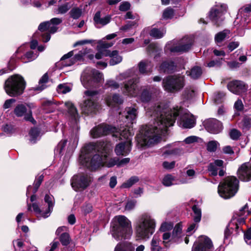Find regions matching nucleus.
<instances>
[{
  "label": "nucleus",
  "instance_id": "obj_57",
  "mask_svg": "<svg viewBox=\"0 0 251 251\" xmlns=\"http://www.w3.org/2000/svg\"><path fill=\"white\" fill-rule=\"evenodd\" d=\"M105 87V88L116 89L119 87V85L116 81L110 79L106 81Z\"/></svg>",
  "mask_w": 251,
  "mask_h": 251
},
{
  "label": "nucleus",
  "instance_id": "obj_53",
  "mask_svg": "<svg viewBox=\"0 0 251 251\" xmlns=\"http://www.w3.org/2000/svg\"><path fill=\"white\" fill-rule=\"evenodd\" d=\"M198 227V223H193L191 224L186 230L187 236H190L195 232Z\"/></svg>",
  "mask_w": 251,
  "mask_h": 251
},
{
  "label": "nucleus",
  "instance_id": "obj_43",
  "mask_svg": "<svg viewBox=\"0 0 251 251\" xmlns=\"http://www.w3.org/2000/svg\"><path fill=\"white\" fill-rule=\"evenodd\" d=\"M71 8V5L69 2H65L60 4L58 6L57 9H54V12L56 14H63L66 13Z\"/></svg>",
  "mask_w": 251,
  "mask_h": 251
},
{
  "label": "nucleus",
  "instance_id": "obj_47",
  "mask_svg": "<svg viewBox=\"0 0 251 251\" xmlns=\"http://www.w3.org/2000/svg\"><path fill=\"white\" fill-rule=\"evenodd\" d=\"M48 80V76L47 74H45L39 80V83L40 86L36 87L35 90L37 91H42L44 90L46 88L45 84L47 82Z\"/></svg>",
  "mask_w": 251,
  "mask_h": 251
},
{
  "label": "nucleus",
  "instance_id": "obj_36",
  "mask_svg": "<svg viewBox=\"0 0 251 251\" xmlns=\"http://www.w3.org/2000/svg\"><path fill=\"white\" fill-rule=\"evenodd\" d=\"M202 70L200 67L194 66L190 71H187L186 74L193 79L199 78L202 74Z\"/></svg>",
  "mask_w": 251,
  "mask_h": 251
},
{
  "label": "nucleus",
  "instance_id": "obj_32",
  "mask_svg": "<svg viewBox=\"0 0 251 251\" xmlns=\"http://www.w3.org/2000/svg\"><path fill=\"white\" fill-rule=\"evenodd\" d=\"M176 66L172 61H164L160 66V70L164 73H170L176 69Z\"/></svg>",
  "mask_w": 251,
  "mask_h": 251
},
{
  "label": "nucleus",
  "instance_id": "obj_59",
  "mask_svg": "<svg viewBox=\"0 0 251 251\" xmlns=\"http://www.w3.org/2000/svg\"><path fill=\"white\" fill-rule=\"evenodd\" d=\"M223 58L216 59L215 60H211L207 64V66L211 68L214 67H220L222 64Z\"/></svg>",
  "mask_w": 251,
  "mask_h": 251
},
{
  "label": "nucleus",
  "instance_id": "obj_14",
  "mask_svg": "<svg viewBox=\"0 0 251 251\" xmlns=\"http://www.w3.org/2000/svg\"><path fill=\"white\" fill-rule=\"evenodd\" d=\"M93 180L92 177L87 174L75 175L72 179L71 185L76 191L86 189Z\"/></svg>",
  "mask_w": 251,
  "mask_h": 251
},
{
  "label": "nucleus",
  "instance_id": "obj_23",
  "mask_svg": "<svg viewBox=\"0 0 251 251\" xmlns=\"http://www.w3.org/2000/svg\"><path fill=\"white\" fill-rule=\"evenodd\" d=\"M131 150V142L128 140L117 144L115 148V152L117 155L126 156L130 152Z\"/></svg>",
  "mask_w": 251,
  "mask_h": 251
},
{
  "label": "nucleus",
  "instance_id": "obj_24",
  "mask_svg": "<svg viewBox=\"0 0 251 251\" xmlns=\"http://www.w3.org/2000/svg\"><path fill=\"white\" fill-rule=\"evenodd\" d=\"M116 129L114 132H112L113 136H119L121 139H126V141L129 140L131 141V137L134 133L131 127L129 126L127 127H120V128H116Z\"/></svg>",
  "mask_w": 251,
  "mask_h": 251
},
{
  "label": "nucleus",
  "instance_id": "obj_40",
  "mask_svg": "<svg viewBox=\"0 0 251 251\" xmlns=\"http://www.w3.org/2000/svg\"><path fill=\"white\" fill-rule=\"evenodd\" d=\"M165 33L166 30L164 28L160 29L153 28L151 30L150 34L153 38L159 39L162 38Z\"/></svg>",
  "mask_w": 251,
  "mask_h": 251
},
{
  "label": "nucleus",
  "instance_id": "obj_5",
  "mask_svg": "<svg viewBox=\"0 0 251 251\" xmlns=\"http://www.w3.org/2000/svg\"><path fill=\"white\" fill-rule=\"evenodd\" d=\"M110 232L117 241L128 239L132 234L131 223L125 216H116L111 222Z\"/></svg>",
  "mask_w": 251,
  "mask_h": 251
},
{
  "label": "nucleus",
  "instance_id": "obj_45",
  "mask_svg": "<svg viewBox=\"0 0 251 251\" xmlns=\"http://www.w3.org/2000/svg\"><path fill=\"white\" fill-rule=\"evenodd\" d=\"M139 181V178L137 176H132L128 179L126 181L124 182L121 185V188H128L131 187L135 183Z\"/></svg>",
  "mask_w": 251,
  "mask_h": 251
},
{
  "label": "nucleus",
  "instance_id": "obj_30",
  "mask_svg": "<svg viewBox=\"0 0 251 251\" xmlns=\"http://www.w3.org/2000/svg\"><path fill=\"white\" fill-rule=\"evenodd\" d=\"M65 105L68 108V112L71 115L73 122L76 124L78 119V114L76 108L70 101L65 102Z\"/></svg>",
  "mask_w": 251,
  "mask_h": 251
},
{
  "label": "nucleus",
  "instance_id": "obj_38",
  "mask_svg": "<svg viewBox=\"0 0 251 251\" xmlns=\"http://www.w3.org/2000/svg\"><path fill=\"white\" fill-rule=\"evenodd\" d=\"M40 132L37 128H32L29 132V141L32 144L36 143V141L40 139Z\"/></svg>",
  "mask_w": 251,
  "mask_h": 251
},
{
  "label": "nucleus",
  "instance_id": "obj_46",
  "mask_svg": "<svg viewBox=\"0 0 251 251\" xmlns=\"http://www.w3.org/2000/svg\"><path fill=\"white\" fill-rule=\"evenodd\" d=\"M70 16L74 19H78L82 14V10L78 7L73 8L69 12Z\"/></svg>",
  "mask_w": 251,
  "mask_h": 251
},
{
  "label": "nucleus",
  "instance_id": "obj_41",
  "mask_svg": "<svg viewBox=\"0 0 251 251\" xmlns=\"http://www.w3.org/2000/svg\"><path fill=\"white\" fill-rule=\"evenodd\" d=\"M239 126L244 131L249 130L251 128V118L248 116H245L240 123Z\"/></svg>",
  "mask_w": 251,
  "mask_h": 251
},
{
  "label": "nucleus",
  "instance_id": "obj_62",
  "mask_svg": "<svg viewBox=\"0 0 251 251\" xmlns=\"http://www.w3.org/2000/svg\"><path fill=\"white\" fill-rule=\"evenodd\" d=\"M171 238V234L169 232H165L162 236V238L163 240V243L164 246L166 247H168V244L170 241H173L172 240H170Z\"/></svg>",
  "mask_w": 251,
  "mask_h": 251
},
{
  "label": "nucleus",
  "instance_id": "obj_31",
  "mask_svg": "<svg viewBox=\"0 0 251 251\" xmlns=\"http://www.w3.org/2000/svg\"><path fill=\"white\" fill-rule=\"evenodd\" d=\"M152 65L148 60L141 61L139 64V69L140 73L143 74H148L151 72Z\"/></svg>",
  "mask_w": 251,
  "mask_h": 251
},
{
  "label": "nucleus",
  "instance_id": "obj_10",
  "mask_svg": "<svg viewBox=\"0 0 251 251\" xmlns=\"http://www.w3.org/2000/svg\"><path fill=\"white\" fill-rule=\"evenodd\" d=\"M185 84V76L174 75L164 78L162 85L164 90L168 92L174 93L181 90Z\"/></svg>",
  "mask_w": 251,
  "mask_h": 251
},
{
  "label": "nucleus",
  "instance_id": "obj_51",
  "mask_svg": "<svg viewBox=\"0 0 251 251\" xmlns=\"http://www.w3.org/2000/svg\"><path fill=\"white\" fill-rule=\"evenodd\" d=\"M174 16V11L173 9L168 7L164 10L162 18L165 20L172 19Z\"/></svg>",
  "mask_w": 251,
  "mask_h": 251
},
{
  "label": "nucleus",
  "instance_id": "obj_52",
  "mask_svg": "<svg viewBox=\"0 0 251 251\" xmlns=\"http://www.w3.org/2000/svg\"><path fill=\"white\" fill-rule=\"evenodd\" d=\"M67 142V140H62L58 143V144L57 145V147L55 149V153L56 154H61L62 152L64 149V148L65 147Z\"/></svg>",
  "mask_w": 251,
  "mask_h": 251
},
{
  "label": "nucleus",
  "instance_id": "obj_63",
  "mask_svg": "<svg viewBox=\"0 0 251 251\" xmlns=\"http://www.w3.org/2000/svg\"><path fill=\"white\" fill-rule=\"evenodd\" d=\"M3 131L7 134H11L15 132V129L12 125H6L2 127Z\"/></svg>",
  "mask_w": 251,
  "mask_h": 251
},
{
  "label": "nucleus",
  "instance_id": "obj_20",
  "mask_svg": "<svg viewBox=\"0 0 251 251\" xmlns=\"http://www.w3.org/2000/svg\"><path fill=\"white\" fill-rule=\"evenodd\" d=\"M227 88L232 93L240 95L247 91L248 87L243 81L235 80L228 83Z\"/></svg>",
  "mask_w": 251,
  "mask_h": 251
},
{
  "label": "nucleus",
  "instance_id": "obj_3",
  "mask_svg": "<svg viewBox=\"0 0 251 251\" xmlns=\"http://www.w3.org/2000/svg\"><path fill=\"white\" fill-rule=\"evenodd\" d=\"M179 116V125L183 128H191L195 125V118L186 110L176 107L169 109L164 124H161V136L166 134L167 128L174 125L177 116Z\"/></svg>",
  "mask_w": 251,
  "mask_h": 251
},
{
  "label": "nucleus",
  "instance_id": "obj_28",
  "mask_svg": "<svg viewBox=\"0 0 251 251\" xmlns=\"http://www.w3.org/2000/svg\"><path fill=\"white\" fill-rule=\"evenodd\" d=\"M105 56H109L110 58L109 64L114 66L121 63L122 61V57L119 55L117 50H106Z\"/></svg>",
  "mask_w": 251,
  "mask_h": 251
},
{
  "label": "nucleus",
  "instance_id": "obj_17",
  "mask_svg": "<svg viewBox=\"0 0 251 251\" xmlns=\"http://www.w3.org/2000/svg\"><path fill=\"white\" fill-rule=\"evenodd\" d=\"M213 250V244L210 239L202 236L195 242L192 251H212Z\"/></svg>",
  "mask_w": 251,
  "mask_h": 251
},
{
  "label": "nucleus",
  "instance_id": "obj_11",
  "mask_svg": "<svg viewBox=\"0 0 251 251\" xmlns=\"http://www.w3.org/2000/svg\"><path fill=\"white\" fill-rule=\"evenodd\" d=\"M103 80L102 74L90 68H87L84 71L81 77V83L86 88L94 86V82H100Z\"/></svg>",
  "mask_w": 251,
  "mask_h": 251
},
{
  "label": "nucleus",
  "instance_id": "obj_55",
  "mask_svg": "<svg viewBox=\"0 0 251 251\" xmlns=\"http://www.w3.org/2000/svg\"><path fill=\"white\" fill-rule=\"evenodd\" d=\"M218 143L215 141H211L209 142L207 145V150L210 152H214L216 151Z\"/></svg>",
  "mask_w": 251,
  "mask_h": 251
},
{
  "label": "nucleus",
  "instance_id": "obj_37",
  "mask_svg": "<svg viewBox=\"0 0 251 251\" xmlns=\"http://www.w3.org/2000/svg\"><path fill=\"white\" fill-rule=\"evenodd\" d=\"M42 107L46 113L52 112L56 109V105L51 100H45L42 102Z\"/></svg>",
  "mask_w": 251,
  "mask_h": 251
},
{
  "label": "nucleus",
  "instance_id": "obj_16",
  "mask_svg": "<svg viewBox=\"0 0 251 251\" xmlns=\"http://www.w3.org/2000/svg\"><path fill=\"white\" fill-rule=\"evenodd\" d=\"M58 27L50 22H44L41 23L38 26V30L41 32V39L44 42H48L50 39V33L56 32Z\"/></svg>",
  "mask_w": 251,
  "mask_h": 251
},
{
  "label": "nucleus",
  "instance_id": "obj_19",
  "mask_svg": "<svg viewBox=\"0 0 251 251\" xmlns=\"http://www.w3.org/2000/svg\"><path fill=\"white\" fill-rule=\"evenodd\" d=\"M224 161L222 160H215L214 162L210 163L207 167V170L211 176H216L219 171V175L221 176H224L225 171L223 167Z\"/></svg>",
  "mask_w": 251,
  "mask_h": 251
},
{
  "label": "nucleus",
  "instance_id": "obj_44",
  "mask_svg": "<svg viewBox=\"0 0 251 251\" xmlns=\"http://www.w3.org/2000/svg\"><path fill=\"white\" fill-rule=\"evenodd\" d=\"M192 210L194 212L193 220L194 222L199 223L201 221V210L196 205L192 207Z\"/></svg>",
  "mask_w": 251,
  "mask_h": 251
},
{
  "label": "nucleus",
  "instance_id": "obj_27",
  "mask_svg": "<svg viewBox=\"0 0 251 251\" xmlns=\"http://www.w3.org/2000/svg\"><path fill=\"white\" fill-rule=\"evenodd\" d=\"M138 116L137 110L134 107H128L126 109L125 122L133 124L136 122Z\"/></svg>",
  "mask_w": 251,
  "mask_h": 251
},
{
  "label": "nucleus",
  "instance_id": "obj_34",
  "mask_svg": "<svg viewBox=\"0 0 251 251\" xmlns=\"http://www.w3.org/2000/svg\"><path fill=\"white\" fill-rule=\"evenodd\" d=\"M182 227L181 224L178 223L175 226L171 237V240H173V242H179V239L182 235Z\"/></svg>",
  "mask_w": 251,
  "mask_h": 251
},
{
  "label": "nucleus",
  "instance_id": "obj_48",
  "mask_svg": "<svg viewBox=\"0 0 251 251\" xmlns=\"http://www.w3.org/2000/svg\"><path fill=\"white\" fill-rule=\"evenodd\" d=\"M38 56V54L37 52L34 53L32 51H29L26 53L25 55V57L23 59L25 58L26 59V60L24 61V62H30L35 59L37 56Z\"/></svg>",
  "mask_w": 251,
  "mask_h": 251
},
{
  "label": "nucleus",
  "instance_id": "obj_49",
  "mask_svg": "<svg viewBox=\"0 0 251 251\" xmlns=\"http://www.w3.org/2000/svg\"><path fill=\"white\" fill-rule=\"evenodd\" d=\"M41 184V183L40 182H39V181L35 179L34 183L33 188H32V187L30 185L27 187L26 190V196L29 195L31 192L35 194L37 192Z\"/></svg>",
  "mask_w": 251,
  "mask_h": 251
},
{
  "label": "nucleus",
  "instance_id": "obj_29",
  "mask_svg": "<svg viewBox=\"0 0 251 251\" xmlns=\"http://www.w3.org/2000/svg\"><path fill=\"white\" fill-rule=\"evenodd\" d=\"M73 55V51H71L68 53L64 55L60 61V64H61L63 67L72 66L75 63L73 58H71Z\"/></svg>",
  "mask_w": 251,
  "mask_h": 251
},
{
  "label": "nucleus",
  "instance_id": "obj_15",
  "mask_svg": "<svg viewBox=\"0 0 251 251\" xmlns=\"http://www.w3.org/2000/svg\"><path fill=\"white\" fill-rule=\"evenodd\" d=\"M227 6L225 4L216 5L213 7L209 13V18L211 21L217 25L224 20V14L226 13Z\"/></svg>",
  "mask_w": 251,
  "mask_h": 251
},
{
  "label": "nucleus",
  "instance_id": "obj_9",
  "mask_svg": "<svg viewBox=\"0 0 251 251\" xmlns=\"http://www.w3.org/2000/svg\"><path fill=\"white\" fill-rule=\"evenodd\" d=\"M98 94L96 91L87 90L84 92V100L80 104L83 113L89 115L97 112L99 108Z\"/></svg>",
  "mask_w": 251,
  "mask_h": 251
},
{
  "label": "nucleus",
  "instance_id": "obj_50",
  "mask_svg": "<svg viewBox=\"0 0 251 251\" xmlns=\"http://www.w3.org/2000/svg\"><path fill=\"white\" fill-rule=\"evenodd\" d=\"M71 87L66 84H59L57 88L58 92L62 94L68 93L71 91Z\"/></svg>",
  "mask_w": 251,
  "mask_h": 251
},
{
  "label": "nucleus",
  "instance_id": "obj_58",
  "mask_svg": "<svg viewBox=\"0 0 251 251\" xmlns=\"http://www.w3.org/2000/svg\"><path fill=\"white\" fill-rule=\"evenodd\" d=\"M241 135V132L236 129H231L229 132L230 138L234 140L238 139Z\"/></svg>",
  "mask_w": 251,
  "mask_h": 251
},
{
  "label": "nucleus",
  "instance_id": "obj_18",
  "mask_svg": "<svg viewBox=\"0 0 251 251\" xmlns=\"http://www.w3.org/2000/svg\"><path fill=\"white\" fill-rule=\"evenodd\" d=\"M117 130L116 127L109 125L101 124L93 128L91 130V135L93 138H98L101 136L107 135Z\"/></svg>",
  "mask_w": 251,
  "mask_h": 251
},
{
  "label": "nucleus",
  "instance_id": "obj_35",
  "mask_svg": "<svg viewBox=\"0 0 251 251\" xmlns=\"http://www.w3.org/2000/svg\"><path fill=\"white\" fill-rule=\"evenodd\" d=\"M114 251H134V246L129 242L119 243Z\"/></svg>",
  "mask_w": 251,
  "mask_h": 251
},
{
  "label": "nucleus",
  "instance_id": "obj_26",
  "mask_svg": "<svg viewBox=\"0 0 251 251\" xmlns=\"http://www.w3.org/2000/svg\"><path fill=\"white\" fill-rule=\"evenodd\" d=\"M162 182L164 186L169 187L173 185L187 183L188 180L187 178L178 179L172 175L168 174L164 176Z\"/></svg>",
  "mask_w": 251,
  "mask_h": 251
},
{
  "label": "nucleus",
  "instance_id": "obj_39",
  "mask_svg": "<svg viewBox=\"0 0 251 251\" xmlns=\"http://www.w3.org/2000/svg\"><path fill=\"white\" fill-rule=\"evenodd\" d=\"M160 239L156 235H154L151 241V251H161L162 248L160 246Z\"/></svg>",
  "mask_w": 251,
  "mask_h": 251
},
{
  "label": "nucleus",
  "instance_id": "obj_6",
  "mask_svg": "<svg viewBox=\"0 0 251 251\" xmlns=\"http://www.w3.org/2000/svg\"><path fill=\"white\" fill-rule=\"evenodd\" d=\"M26 82L20 75H15L9 77L5 82L4 90L10 97H17L22 94L25 89Z\"/></svg>",
  "mask_w": 251,
  "mask_h": 251
},
{
  "label": "nucleus",
  "instance_id": "obj_21",
  "mask_svg": "<svg viewBox=\"0 0 251 251\" xmlns=\"http://www.w3.org/2000/svg\"><path fill=\"white\" fill-rule=\"evenodd\" d=\"M204 126L210 133L217 134L222 130V124L216 119H209L205 121Z\"/></svg>",
  "mask_w": 251,
  "mask_h": 251
},
{
  "label": "nucleus",
  "instance_id": "obj_64",
  "mask_svg": "<svg viewBox=\"0 0 251 251\" xmlns=\"http://www.w3.org/2000/svg\"><path fill=\"white\" fill-rule=\"evenodd\" d=\"M173 225L171 223H168L166 222L163 223L161 225L159 230L161 231L164 232L166 230H169L172 228Z\"/></svg>",
  "mask_w": 251,
  "mask_h": 251
},
{
  "label": "nucleus",
  "instance_id": "obj_42",
  "mask_svg": "<svg viewBox=\"0 0 251 251\" xmlns=\"http://www.w3.org/2000/svg\"><path fill=\"white\" fill-rule=\"evenodd\" d=\"M230 33V31L228 30H224L222 31L219 32L215 36V41L218 44L221 43L224 41Z\"/></svg>",
  "mask_w": 251,
  "mask_h": 251
},
{
  "label": "nucleus",
  "instance_id": "obj_7",
  "mask_svg": "<svg viewBox=\"0 0 251 251\" xmlns=\"http://www.w3.org/2000/svg\"><path fill=\"white\" fill-rule=\"evenodd\" d=\"M239 181L233 176H228L220 182L218 188L219 195L225 199H230L235 196L238 190Z\"/></svg>",
  "mask_w": 251,
  "mask_h": 251
},
{
  "label": "nucleus",
  "instance_id": "obj_54",
  "mask_svg": "<svg viewBox=\"0 0 251 251\" xmlns=\"http://www.w3.org/2000/svg\"><path fill=\"white\" fill-rule=\"evenodd\" d=\"M60 241L62 244L66 246L70 243V236L68 233L66 232L62 233L60 237Z\"/></svg>",
  "mask_w": 251,
  "mask_h": 251
},
{
  "label": "nucleus",
  "instance_id": "obj_22",
  "mask_svg": "<svg viewBox=\"0 0 251 251\" xmlns=\"http://www.w3.org/2000/svg\"><path fill=\"white\" fill-rule=\"evenodd\" d=\"M237 174L240 179L244 181L251 180V163H245L238 170Z\"/></svg>",
  "mask_w": 251,
  "mask_h": 251
},
{
  "label": "nucleus",
  "instance_id": "obj_25",
  "mask_svg": "<svg viewBox=\"0 0 251 251\" xmlns=\"http://www.w3.org/2000/svg\"><path fill=\"white\" fill-rule=\"evenodd\" d=\"M27 111V108L26 106L23 104H18L14 110V113L15 115L18 117H21L25 116V119L26 121H29L33 123L35 120L32 116V113L31 111H29V113L25 114Z\"/></svg>",
  "mask_w": 251,
  "mask_h": 251
},
{
  "label": "nucleus",
  "instance_id": "obj_1",
  "mask_svg": "<svg viewBox=\"0 0 251 251\" xmlns=\"http://www.w3.org/2000/svg\"><path fill=\"white\" fill-rule=\"evenodd\" d=\"M146 115L152 118V124L143 126L137 136L138 146L141 148L150 147L160 141L161 124H164L169 108L160 104L151 106L147 108Z\"/></svg>",
  "mask_w": 251,
  "mask_h": 251
},
{
  "label": "nucleus",
  "instance_id": "obj_56",
  "mask_svg": "<svg viewBox=\"0 0 251 251\" xmlns=\"http://www.w3.org/2000/svg\"><path fill=\"white\" fill-rule=\"evenodd\" d=\"M186 177L185 178H187L188 180L189 183L190 182V180L193 179L196 176V172L194 170L191 169H186V171L185 172ZM182 178H184L182 177Z\"/></svg>",
  "mask_w": 251,
  "mask_h": 251
},
{
  "label": "nucleus",
  "instance_id": "obj_8",
  "mask_svg": "<svg viewBox=\"0 0 251 251\" xmlns=\"http://www.w3.org/2000/svg\"><path fill=\"white\" fill-rule=\"evenodd\" d=\"M137 85L136 79H130L124 83L123 92L125 94L132 96L138 97L143 102H148L151 99V94L147 88H143L141 93Z\"/></svg>",
  "mask_w": 251,
  "mask_h": 251
},
{
  "label": "nucleus",
  "instance_id": "obj_2",
  "mask_svg": "<svg viewBox=\"0 0 251 251\" xmlns=\"http://www.w3.org/2000/svg\"><path fill=\"white\" fill-rule=\"evenodd\" d=\"M110 149V145L103 141L90 143L83 149L79 156L80 163L91 170L101 166L108 168L115 165L118 166V157L112 158L109 160L107 159Z\"/></svg>",
  "mask_w": 251,
  "mask_h": 251
},
{
  "label": "nucleus",
  "instance_id": "obj_60",
  "mask_svg": "<svg viewBox=\"0 0 251 251\" xmlns=\"http://www.w3.org/2000/svg\"><path fill=\"white\" fill-rule=\"evenodd\" d=\"M98 47L101 49H108L111 47H112L114 43L112 42H106L105 41H99L98 42Z\"/></svg>",
  "mask_w": 251,
  "mask_h": 251
},
{
  "label": "nucleus",
  "instance_id": "obj_4",
  "mask_svg": "<svg viewBox=\"0 0 251 251\" xmlns=\"http://www.w3.org/2000/svg\"><path fill=\"white\" fill-rule=\"evenodd\" d=\"M156 222L149 213H144L139 215L134 224L137 240L148 239L155 231Z\"/></svg>",
  "mask_w": 251,
  "mask_h": 251
},
{
  "label": "nucleus",
  "instance_id": "obj_13",
  "mask_svg": "<svg viewBox=\"0 0 251 251\" xmlns=\"http://www.w3.org/2000/svg\"><path fill=\"white\" fill-rule=\"evenodd\" d=\"M44 200L45 202L48 204V208L45 211L43 210L42 207L41 208H40L36 203H33L31 205L34 212L39 219L41 218H47L49 217L53 210L54 204L53 196L46 195Z\"/></svg>",
  "mask_w": 251,
  "mask_h": 251
},
{
  "label": "nucleus",
  "instance_id": "obj_61",
  "mask_svg": "<svg viewBox=\"0 0 251 251\" xmlns=\"http://www.w3.org/2000/svg\"><path fill=\"white\" fill-rule=\"evenodd\" d=\"M93 210V206L91 204L86 203L81 208V210L84 215L91 212Z\"/></svg>",
  "mask_w": 251,
  "mask_h": 251
},
{
  "label": "nucleus",
  "instance_id": "obj_33",
  "mask_svg": "<svg viewBox=\"0 0 251 251\" xmlns=\"http://www.w3.org/2000/svg\"><path fill=\"white\" fill-rule=\"evenodd\" d=\"M105 100L107 104L111 106H114L116 104H122L123 102L122 98L117 94H115L112 97H107Z\"/></svg>",
  "mask_w": 251,
  "mask_h": 251
},
{
  "label": "nucleus",
  "instance_id": "obj_12",
  "mask_svg": "<svg viewBox=\"0 0 251 251\" xmlns=\"http://www.w3.org/2000/svg\"><path fill=\"white\" fill-rule=\"evenodd\" d=\"M192 45L191 38L184 37L179 41L173 40L167 43L165 50L171 52L182 53L188 51Z\"/></svg>",
  "mask_w": 251,
  "mask_h": 251
}]
</instances>
